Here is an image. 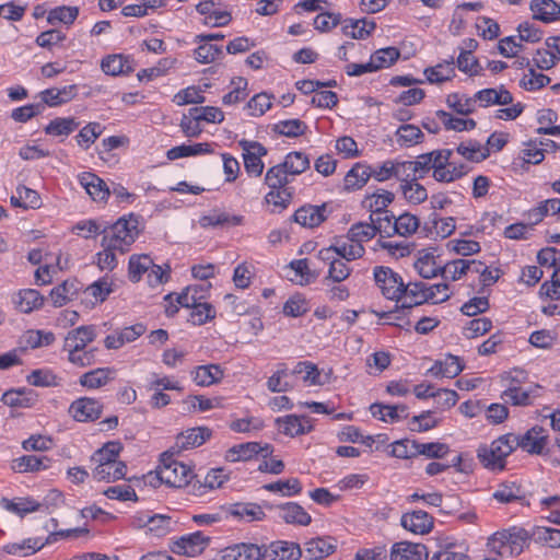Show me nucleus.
<instances>
[{"label": "nucleus", "mask_w": 560, "mask_h": 560, "mask_svg": "<svg viewBox=\"0 0 560 560\" xmlns=\"http://www.w3.org/2000/svg\"><path fill=\"white\" fill-rule=\"evenodd\" d=\"M190 477L191 468L174 459L173 454L165 452L161 455L156 470L147 475V480L153 487L164 483L173 488H183L189 482Z\"/></svg>", "instance_id": "f257e3e1"}, {"label": "nucleus", "mask_w": 560, "mask_h": 560, "mask_svg": "<svg viewBox=\"0 0 560 560\" xmlns=\"http://www.w3.org/2000/svg\"><path fill=\"white\" fill-rule=\"evenodd\" d=\"M141 230L139 215H136L135 212H129L102 231L103 244H108V247H115L118 248V252L126 253Z\"/></svg>", "instance_id": "f03ea898"}, {"label": "nucleus", "mask_w": 560, "mask_h": 560, "mask_svg": "<svg viewBox=\"0 0 560 560\" xmlns=\"http://www.w3.org/2000/svg\"><path fill=\"white\" fill-rule=\"evenodd\" d=\"M515 434L506 433L493 440L490 444L480 445L477 457L485 468L490 470H503L506 457L515 450Z\"/></svg>", "instance_id": "7ed1b4c3"}, {"label": "nucleus", "mask_w": 560, "mask_h": 560, "mask_svg": "<svg viewBox=\"0 0 560 560\" xmlns=\"http://www.w3.org/2000/svg\"><path fill=\"white\" fill-rule=\"evenodd\" d=\"M375 236L373 223L359 222L353 224L346 236L337 237L335 242L341 245V253L347 261L361 258L365 249L362 245Z\"/></svg>", "instance_id": "20e7f679"}, {"label": "nucleus", "mask_w": 560, "mask_h": 560, "mask_svg": "<svg viewBox=\"0 0 560 560\" xmlns=\"http://www.w3.org/2000/svg\"><path fill=\"white\" fill-rule=\"evenodd\" d=\"M317 258L328 267L327 276L323 279V285H329V281L342 282L351 273V269L348 267L347 260L341 253V245H338L336 242L329 247L320 249Z\"/></svg>", "instance_id": "39448f33"}, {"label": "nucleus", "mask_w": 560, "mask_h": 560, "mask_svg": "<svg viewBox=\"0 0 560 560\" xmlns=\"http://www.w3.org/2000/svg\"><path fill=\"white\" fill-rule=\"evenodd\" d=\"M373 277L376 287L384 298L397 301L401 296L404 289L402 278L392 268L376 266L373 270Z\"/></svg>", "instance_id": "423d86ee"}, {"label": "nucleus", "mask_w": 560, "mask_h": 560, "mask_svg": "<svg viewBox=\"0 0 560 560\" xmlns=\"http://www.w3.org/2000/svg\"><path fill=\"white\" fill-rule=\"evenodd\" d=\"M210 542V537L203 532L197 530L186 534L174 540L171 550L180 556L196 557L201 555Z\"/></svg>", "instance_id": "0eeeda50"}, {"label": "nucleus", "mask_w": 560, "mask_h": 560, "mask_svg": "<svg viewBox=\"0 0 560 560\" xmlns=\"http://www.w3.org/2000/svg\"><path fill=\"white\" fill-rule=\"evenodd\" d=\"M238 145L243 151L244 167L249 175L260 176L264 171L261 158L267 154V149L257 141L242 139Z\"/></svg>", "instance_id": "6e6552de"}, {"label": "nucleus", "mask_w": 560, "mask_h": 560, "mask_svg": "<svg viewBox=\"0 0 560 560\" xmlns=\"http://www.w3.org/2000/svg\"><path fill=\"white\" fill-rule=\"evenodd\" d=\"M103 404L91 397H81L71 402L69 415L78 422H93L101 418Z\"/></svg>", "instance_id": "1a4fd4ad"}, {"label": "nucleus", "mask_w": 560, "mask_h": 560, "mask_svg": "<svg viewBox=\"0 0 560 560\" xmlns=\"http://www.w3.org/2000/svg\"><path fill=\"white\" fill-rule=\"evenodd\" d=\"M265 555V545L238 542L222 549L218 560H262Z\"/></svg>", "instance_id": "9d476101"}, {"label": "nucleus", "mask_w": 560, "mask_h": 560, "mask_svg": "<svg viewBox=\"0 0 560 560\" xmlns=\"http://www.w3.org/2000/svg\"><path fill=\"white\" fill-rule=\"evenodd\" d=\"M548 441V435L542 427L535 425L522 435L515 434L514 446L533 455H540Z\"/></svg>", "instance_id": "9b49d317"}, {"label": "nucleus", "mask_w": 560, "mask_h": 560, "mask_svg": "<svg viewBox=\"0 0 560 560\" xmlns=\"http://www.w3.org/2000/svg\"><path fill=\"white\" fill-rule=\"evenodd\" d=\"M55 535H48L46 539L40 537H32L21 542H10L3 546V551L8 555L26 557L39 551L46 545L52 544Z\"/></svg>", "instance_id": "f8f14e48"}, {"label": "nucleus", "mask_w": 560, "mask_h": 560, "mask_svg": "<svg viewBox=\"0 0 560 560\" xmlns=\"http://www.w3.org/2000/svg\"><path fill=\"white\" fill-rule=\"evenodd\" d=\"M265 558L272 560H299L302 556V550L299 544L287 540L271 541L265 545Z\"/></svg>", "instance_id": "ddd939ff"}, {"label": "nucleus", "mask_w": 560, "mask_h": 560, "mask_svg": "<svg viewBox=\"0 0 560 560\" xmlns=\"http://www.w3.org/2000/svg\"><path fill=\"white\" fill-rule=\"evenodd\" d=\"M428 549L422 544L398 541L392 546L390 560H427Z\"/></svg>", "instance_id": "4468645a"}, {"label": "nucleus", "mask_w": 560, "mask_h": 560, "mask_svg": "<svg viewBox=\"0 0 560 560\" xmlns=\"http://www.w3.org/2000/svg\"><path fill=\"white\" fill-rule=\"evenodd\" d=\"M397 302H401V308H411L428 302L427 283L422 281L404 283L401 296Z\"/></svg>", "instance_id": "2eb2a0df"}, {"label": "nucleus", "mask_w": 560, "mask_h": 560, "mask_svg": "<svg viewBox=\"0 0 560 560\" xmlns=\"http://www.w3.org/2000/svg\"><path fill=\"white\" fill-rule=\"evenodd\" d=\"M438 256L433 249H423L418 253L413 267L423 279L442 276L443 266L436 261Z\"/></svg>", "instance_id": "dca6fc26"}, {"label": "nucleus", "mask_w": 560, "mask_h": 560, "mask_svg": "<svg viewBox=\"0 0 560 560\" xmlns=\"http://www.w3.org/2000/svg\"><path fill=\"white\" fill-rule=\"evenodd\" d=\"M79 183L95 201H105L110 196L107 184L91 172H83L79 175Z\"/></svg>", "instance_id": "f3484780"}, {"label": "nucleus", "mask_w": 560, "mask_h": 560, "mask_svg": "<svg viewBox=\"0 0 560 560\" xmlns=\"http://www.w3.org/2000/svg\"><path fill=\"white\" fill-rule=\"evenodd\" d=\"M211 430L206 427H197L180 432L176 436L175 447L178 451L190 450L202 445L211 438Z\"/></svg>", "instance_id": "a211bd4d"}, {"label": "nucleus", "mask_w": 560, "mask_h": 560, "mask_svg": "<svg viewBox=\"0 0 560 560\" xmlns=\"http://www.w3.org/2000/svg\"><path fill=\"white\" fill-rule=\"evenodd\" d=\"M371 415L384 422L396 423L408 417V407L404 404L384 405L374 402L370 406Z\"/></svg>", "instance_id": "6ab92c4d"}, {"label": "nucleus", "mask_w": 560, "mask_h": 560, "mask_svg": "<svg viewBox=\"0 0 560 560\" xmlns=\"http://www.w3.org/2000/svg\"><path fill=\"white\" fill-rule=\"evenodd\" d=\"M401 526L413 534H428L433 527V517L425 511H413L401 516Z\"/></svg>", "instance_id": "aec40b11"}, {"label": "nucleus", "mask_w": 560, "mask_h": 560, "mask_svg": "<svg viewBox=\"0 0 560 560\" xmlns=\"http://www.w3.org/2000/svg\"><path fill=\"white\" fill-rule=\"evenodd\" d=\"M51 459L47 456L23 455L13 459L12 468L20 474L39 472L51 467Z\"/></svg>", "instance_id": "412c9836"}, {"label": "nucleus", "mask_w": 560, "mask_h": 560, "mask_svg": "<svg viewBox=\"0 0 560 560\" xmlns=\"http://www.w3.org/2000/svg\"><path fill=\"white\" fill-rule=\"evenodd\" d=\"M371 165L364 162L355 163L345 175L343 189L353 191L362 188L371 178Z\"/></svg>", "instance_id": "4be33fe9"}, {"label": "nucleus", "mask_w": 560, "mask_h": 560, "mask_svg": "<svg viewBox=\"0 0 560 560\" xmlns=\"http://www.w3.org/2000/svg\"><path fill=\"white\" fill-rule=\"evenodd\" d=\"M475 100L480 102V106L509 105L513 103V95L503 85L500 89H483L475 94Z\"/></svg>", "instance_id": "5701e85b"}, {"label": "nucleus", "mask_w": 560, "mask_h": 560, "mask_svg": "<svg viewBox=\"0 0 560 560\" xmlns=\"http://www.w3.org/2000/svg\"><path fill=\"white\" fill-rule=\"evenodd\" d=\"M533 19L551 23L560 19V5L555 0H533L529 4Z\"/></svg>", "instance_id": "b1692460"}, {"label": "nucleus", "mask_w": 560, "mask_h": 560, "mask_svg": "<svg viewBox=\"0 0 560 560\" xmlns=\"http://www.w3.org/2000/svg\"><path fill=\"white\" fill-rule=\"evenodd\" d=\"M115 372L113 368H97L83 373L79 378V384L89 389H97L114 380Z\"/></svg>", "instance_id": "393cba45"}, {"label": "nucleus", "mask_w": 560, "mask_h": 560, "mask_svg": "<svg viewBox=\"0 0 560 560\" xmlns=\"http://www.w3.org/2000/svg\"><path fill=\"white\" fill-rule=\"evenodd\" d=\"M229 513L233 517L244 520L248 523L262 521L266 517L262 506L254 502H237L231 504Z\"/></svg>", "instance_id": "a878e982"}, {"label": "nucleus", "mask_w": 560, "mask_h": 560, "mask_svg": "<svg viewBox=\"0 0 560 560\" xmlns=\"http://www.w3.org/2000/svg\"><path fill=\"white\" fill-rule=\"evenodd\" d=\"M278 517L288 524L307 525L311 523V515L298 503L288 502L277 506Z\"/></svg>", "instance_id": "bb28decb"}, {"label": "nucleus", "mask_w": 560, "mask_h": 560, "mask_svg": "<svg viewBox=\"0 0 560 560\" xmlns=\"http://www.w3.org/2000/svg\"><path fill=\"white\" fill-rule=\"evenodd\" d=\"M376 23L369 19H346L342 22V31L347 36L355 39H364L375 30Z\"/></svg>", "instance_id": "cd10ccee"}, {"label": "nucleus", "mask_w": 560, "mask_h": 560, "mask_svg": "<svg viewBox=\"0 0 560 560\" xmlns=\"http://www.w3.org/2000/svg\"><path fill=\"white\" fill-rule=\"evenodd\" d=\"M16 307L23 313H31L44 304V296L35 289L20 290L13 298Z\"/></svg>", "instance_id": "c85d7f7f"}, {"label": "nucleus", "mask_w": 560, "mask_h": 560, "mask_svg": "<svg viewBox=\"0 0 560 560\" xmlns=\"http://www.w3.org/2000/svg\"><path fill=\"white\" fill-rule=\"evenodd\" d=\"M191 377L198 386H211L221 381L223 371L218 364L199 365L191 371Z\"/></svg>", "instance_id": "c756f323"}, {"label": "nucleus", "mask_w": 560, "mask_h": 560, "mask_svg": "<svg viewBox=\"0 0 560 560\" xmlns=\"http://www.w3.org/2000/svg\"><path fill=\"white\" fill-rule=\"evenodd\" d=\"M463 371V365L458 357L447 355L442 361H436L430 369L429 373L435 377H448L453 378Z\"/></svg>", "instance_id": "7c9ffc66"}, {"label": "nucleus", "mask_w": 560, "mask_h": 560, "mask_svg": "<svg viewBox=\"0 0 560 560\" xmlns=\"http://www.w3.org/2000/svg\"><path fill=\"white\" fill-rule=\"evenodd\" d=\"M79 290V282L75 279L65 280L62 283L58 284L50 291L52 305L55 307H61L66 305L73 299Z\"/></svg>", "instance_id": "2f4dec72"}, {"label": "nucleus", "mask_w": 560, "mask_h": 560, "mask_svg": "<svg viewBox=\"0 0 560 560\" xmlns=\"http://www.w3.org/2000/svg\"><path fill=\"white\" fill-rule=\"evenodd\" d=\"M101 69L105 74L113 77L129 73L133 70L129 60L120 54L104 57L101 61Z\"/></svg>", "instance_id": "473e14b6"}, {"label": "nucleus", "mask_w": 560, "mask_h": 560, "mask_svg": "<svg viewBox=\"0 0 560 560\" xmlns=\"http://www.w3.org/2000/svg\"><path fill=\"white\" fill-rule=\"evenodd\" d=\"M424 229L434 237L445 238L454 232L455 221L453 218H439L438 212H431Z\"/></svg>", "instance_id": "72a5a7b5"}, {"label": "nucleus", "mask_w": 560, "mask_h": 560, "mask_svg": "<svg viewBox=\"0 0 560 560\" xmlns=\"http://www.w3.org/2000/svg\"><path fill=\"white\" fill-rule=\"evenodd\" d=\"M504 539H506L509 556H518L524 550L528 540V533L521 527H511L502 529Z\"/></svg>", "instance_id": "f704fd0d"}, {"label": "nucleus", "mask_w": 560, "mask_h": 560, "mask_svg": "<svg viewBox=\"0 0 560 560\" xmlns=\"http://www.w3.org/2000/svg\"><path fill=\"white\" fill-rule=\"evenodd\" d=\"M423 73L430 83H443L451 80L455 75L454 57L434 67L425 68Z\"/></svg>", "instance_id": "c9c22d12"}, {"label": "nucleus", "mask_w": 560, "mask_h": 560, "mask_svg": "<svg viewBox=\"0 0 560 560\" xmlns=\"http://www.w3.org/2000/svg\"><path fill=\"white\" fill-rule=\"evenodd\" d=\"M212 152H213V150H212L211 143H208V142L195 143V144H180V145L171 148L166 152V158L170 161H174V160L186 158V156L210 154Z\"/></svg>", "instance_id": "e433bc0d"}, {"label": "nucleus", "mask_w": 560, "mask_h": 560, "mask_svg": "<svg viewBox=\"0 0 560 560\" xmlns=\"http://www.w3.org/2000/svg\"><path fill=\"white\" fill-rule=\"evenodd\" d=\"M453 151L450 149L441 150V152H436V160L433 171V177L435 180L441 183H451L453 182V174L451 171L452 162L450 161L452 158Z\"/></svg>", "instance_id": "4c0bfd02"}, {"label": "nucleus", "mask_w": 560, "mask_h": 560, "mask_svg": "<svg viewBox=\"0 0 560 560\" xmlns=\"http://www.w3.org/2000/svg\"><path fill=\"white\" fill-rule=\"evenodd\" d=\"M456 151L463 158L471 162L478 163L489 158V147H485L479 141L472 139L459 143Z\"/></svg>", "instance_id": "58836bf2"}, {"label": "nucleus", "mask_w": 560, "mask_h": 560, "mask_svg": "<svg viewBox=\"0 0 560 560\" xmlns=\"http://www.w3.org/2000/svg\"><path fill=\"white\" fill-rule=\"evenodd\" d=\"M242 220L243 217L241 215H229L228 212H212L202 215L199 219V224L202 228H225L238 225L242 223Z\"/></svg>", "instance_id": "ea45409f"}, {"label": "nucleus", "mask_w": 560, "mask_h": 560, "mask_svg": "<svg viewBox=\"0 0 560 560\" xmlns=\"http://www.w3.org/2000/svg\"><path fill=\"white\" fill-rule=\"evenodd\" d=\"M284 276L299 284L308 282L311 275L308 260L306 258L292 260L289 265L284 266Z\"/></svg>", "instance_id": "a19ab883"}, {"label": "nucleus", "mask_w": 560, "mask_h": 560, "mask_svg": "<svg viewBox=\"0 0 560 560\" xmlns=\"http://www.w3.org/2000/svg\"><path fill=\"white\" fill-rule=\"evenodd\" d=\"M259 442H247L231 447L226 453V459L230 462H246L257 456L260 451Z\"/></svg>", "instance_id": "79ce46f5"}, {"label": "nucleus", "mask_w": 560, "mask_h": 560, "mask_svg": "<svg viewBox=\"0 0 560 560\" xmlns=\"http://www.w3.org/2000/svg\"><path fill=\"white\" fill-rule=\"evenodd\" d=\"M394 199L395 195L392 191L377 189L373 194L365 196L362 200V208L364 210H386Z\"/></svg>", "instance_id": "37998d69"}, {"label": "nucleus", "mask_w": 560, "mask_h": 560, "mask_svg": "<svg viewBox=\"0 0 560 560\" xmlns=\"http://www.w3.org/2000/svg\"><path fill=\"white\" fill-rule=\"evenodd\" d=\"M152 258L147 254L131 255L128 262V277L132 282H139L143 273L152 267Z\"/></svg>", "instance_id": "c03bdc74"}, {"label": "nucleus", "mask_w": 560, "mask_h": 560, "mask_svg": "<svg viewBox=\"0 0 560 560\" xmlns=\"http://www.w3.org/2000/svg\"><path fill=\"white\" fill-rule=\"evenodd\" d=\"M527 147L521 151L520 156L514 161V165L523 170H525L526 164H539L545 159L544 152L546 149L539 148L537 140H530Z\"/></svg>", "instance_id": "a18cd8bd"}, {"label": "nucleus", "mask_w": 560, "mask_h": 560, "mask_svg": "<svg viewBox=\"0 0 560 560\" xmlns=\"http://www.w3.org/2000/svg\"><path fill=\"white\" fill-rule=\"evenodd\" d=\"M79 127V122L73 117H57L44 128L49 136H69Z\"/></svg>", "instance_id": "49530a36"}, {"label": "nucleus", "mask_w": 560, "mask_h": 560, "mask_svg": "<svg viewBox=\"0 0 560 560\" xmlns=\"http://www.w3.org/2000/svg\"><path fill=\"white\" fill-rule=\"evenodd\" d=\"M388 212H371L370 219L375 228V234L380 233L382 237H392L397 234L395 220L393 215L389 217Z\"/></svg>", "instance_id": "de8ad7c7"}, {"label": "nucleus", "mask_w": 560, "mask_h": 560, "mask_svg": "<svg viewBox=\"0 0 560 560\" xmlns=\"http://www.w3.org/2000/svg\"><path fill=\"white\" fill-rule=\"evenodd\" d=\"M474 261H469L468 259H454L445 265L442 268V277L446 280L456 281L459 280L463 276L467 275L474 266Z\"/></svg>", "instance_id": "09e8293b"}, {"label": "nucleus", "mask_w": 560, "mask_h": 560, "mask_svg": "<svg viewBox=\"0 0 560 560\" xmlns=\"http://www.w3.org/2000/svg\"><path fill=\"white\" fill-rule=\"evenodd\" d=\"M177 522L165 514H153L148 532L158 538L164 537L175 529Z\"/></svg>", "instance_id": "8fccbe9b"}, {"label": "nucleus", "mask_w": 560, "mask_h": 560, "mask_svg": "<svg viewBox=\"0 0 560 560\" xmlns=\"http://www.w3.org/2000/svg\"><path fill=\"white\" fill-rule=\"evenodd\" d=\"M2 401L10 407L28 408L33 406L35 396L32 390L11 389L3 394Z\"/></svg>", "instance_id": "3c124183"}, {"label": "nucleus", "mask_w": 560, "mask_h": 560, "mask_svg": "<svg viewBox=\"0 0 560 560\" xmlns=\"http://www.w3.org/2000/svg\"><path fill=\"white\" fill-rule=\"evenodd\" d=\"M400 188L405 199L413 206H417L428 198V191L418 180H404Z\"/></svg>", "instance_id": "603ef678"}, {"label": "nucleus", "mask_w": 560, "mask_h": 560, "mask_svg": "<svg viewBox=\"0 0 560 560\" xmlns=\"http://www.w3.org/2000/svg\"><path fill=\"white\" fill-rule=\"evenodd\" d=\"M308 421L304 417L295 415H289L284 418H278L277 423L279 424L280 431L290 436L303 434L305 432V423Z\"/></svg>", "instance_id": "864d4df0"}, {"label": "nucleus", "mask_w": 560, "mask_h": 560, "mask_svg": "<svg viewBox=\"0 0 560 560\" xmlns=\"http://www.w3.org/2000/svg\"><path fill=\"white\" fill-rule=\"evenodd\" d=\"M1 505L5 510L15 513L20 516H24L28 513L36 512L40 508V504L31 498L20 499L19 502L3 498L1 500Z\"/></svg>", "instance_id": "5fc2aeb1"}, {"label": "nucleus", "mask_w": 560, "mask_h": 560, "mask_svg": "<svg viewBox=\"0 0 560 560\" xmlns=\"http://www.w3.org/2000/svg\"><path fill=\"white\" fill-rule=\"evenodd\" d=\"M322 3L327 4V1L317 0V31L328 32L341 23V14L325 11Z\"/></svg>", "instance_id": "6e6d98bb"}, {"label": "nucleus", "mask_w": 560, "mask_h": 560, "mask_svg": "<svg viewBox=\"0 0 560 560\" xmlns=\"http://www.w3.org/2000/svg\"><path fill=\"white\" fill-rule=\"evenodd\" d=\"M103 129L104 128L100 122H89L75 136L78 145L84 150H88L102 135Z\"/></svg>", "instance_id": "4d7b16f0"}, {"label": "nucleus", "mask_w": 560, "mask_h": 560, "mask_svg": "<svg viewBox=\"0 0 560 560\" xmlns=\"http://www.w3.org/2000/svg\"><path fill=\"white\" fill-rule=\"evenodd\" d=\"M289 375L290 370L287 368V365L284 363H279L277 371L267 381L268 389L272 393L289 390L292 385L284 380Z\"/></svg>", "instance_id": "13d9d810"}, {"label": "nucleus", "mask_w": 560, "mask_h": 560, "mask_svg": "<svg viewBox=\"0 0 560 560\" xmlns=\"http://www.w3.org/2000/svg\"><path fill=\"white\" fill-rule=\"evenodd\" d=\"M79 15V8L78 7H67L61 5L49 11L47 21L49 24H56L58 22L71 25Z\"/></svg>", "instance_id": "bf43d9fd"}, {"label": "nucleus", "mask_w": 560, "mask_h": 560, "mask_svg": "<svg viewBox=\"0 0 560 560\" xmlns=\"http://www.w3.org/2000/svg\"><path fill=\"white\" fill-rule=\"evenodd\" d=\"M215 317V310L212 304L199 301L190 311L189 322L192 325L201 326Z\"/></svg>", "instance_id": "052dcab7"}, {"label": "nucleus", "mask_w": 560, "mask_h": 560, "mask_svg": "<svg viewBox=\"0 0 560 560\" xmlns=\"http://www.w3.org/2000/svg\"><path fill=\"white\" fill-rule=\"evenodd\" d=\"M231 84L233 85V89L222 97V103L224 105L237 104L241 101L245 100L248 95V92H247L248 82L245 78H243V77L234 78L231 81Z\"/></svg>", "instance_id": "680f3d73"}, {"label": "nucleus", "mask_w": 560, "mask_h": 560, "mask_svg": "<svg viewBox=\"0 0 560 560\" xmlns=\"http://www.w3.org/2000/svg\"><path fill=\"white\" fill-rule=\"evenodd\" d=\"M400 52L396 47H385L376 50L371 56V61L374 67H376V71L383 68L390 67L394 65L399 58Z\"/></svg>", "instance_id": "e2e57ef3"}, {"label": "nucleus", "mask_w": 560, "mask_h": 560, "mask_svg": "<svg viewBox=\"0 0 560 560\" xmlns=\"http://www.w3.org/2000/svg\"><path fill=\"white\" fill-rule=\"evenodd\" d=\"M262 489L269 492H280L284 497H292L300 493L302 487L296 478H291L266 483L262 486Z\"/></svg>", "instance_id": "0e129e2a"}, {"label": "nucleus", "mask_w": 560, "mask_h": 560, "mask_svg": "<svg viewBox=\"0 0 560 560\" xmlns=\"http://www.w3.org/2000/svg\"><path fill=\"white\" fill-rule=\"evenodd\" d=\"M290 174L282 164L270 167L265 176V183L270 189L288 187Z\"/></svg>", "instance_id": "69168bd1"}, {"label": "nucleus", "mask_w": 560, "mask_h": 560, "mask_svg": "<svg viewBox=\"0 0 560 560\" xmlns=\"http://www.w3.org/2000/svg\"><path fill=\"white\" fill-rule=\"evenodd\" d=\"M305 129V124L300 119L280 120L272 126L273 132L290 138L303 135Z\"/></svg>", "instance_id": "338daca9"}, {"label": "nucleus", "mask_w": 560, "mask_h": 560, "mask_svg": "<svg viewBox=\"0 0 560 560\" xmlns=\"http://www.w3.org/2000/svg\"><path fill=\"white\" fill-rule=\"evenodd\" d=\"M120 448L119 443L108 442L91 456V460L96 465L112 464L117 459Z\"/></svg>", "instance_id": "774afa93"}]
</instances>
